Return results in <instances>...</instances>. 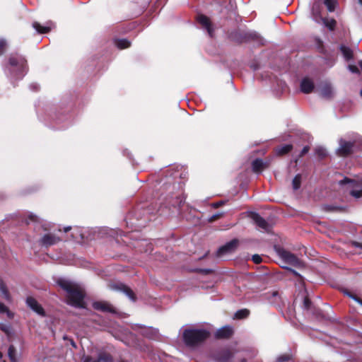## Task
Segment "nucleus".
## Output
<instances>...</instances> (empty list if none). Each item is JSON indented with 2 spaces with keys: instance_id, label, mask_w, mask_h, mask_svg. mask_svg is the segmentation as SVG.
I'll return each instance as SVG.
<instances>
[{
  "instance_id": "1",
  "label": "nucleus",
  "mask_w": 362,
  "mask_h": 362,
  "mask_svg": "<svg viewBox=\"0 0 362 362\" xmlns=\"http://www.w3.org/2000/svg\"><path fill=\"white\" fill-rule=\"evenodd\" d=\"M57 284L64 290L67 295L68 303L77 308H84V292L76 284L64 279L57 281Z\"/></svg>"
},
{
  "instance_id": "2",
  "label": "nucleus",
  "mask_w": 362,
  "mask_h": 362,
  "mask_svg": "<svg viewBox=\"0 0 362 362\" xmlns=\"http://www.w3.org/2000/svg\"><path fill=\"white\" fill-rule=\"evenodd\" d=\"M27 69L26 59L18 54L11 55L8 59V66L6 72L12 79H21Z\"/></svg>"
},
{
  "instance_id": "3",
  "label": "nucleus",
  "mask_w": 362,
  "mask_h": 362,
  "mask_svg": "<svg viewBox=\"0 0 362 362\" xmlns=\"http://www.w3.org/2000/svg\"><path fill=\"white\" fill-rule=\"evenodd\" d=\"M210 336V332L204 328H189L183 332V340L188 346H196L203 343Z\"/></svg>"
},
{
  "instance_id": "4",
  "label": "nucleus",
  "mask_w": 362,
  "mask_h": 362,
  "mask_svg": "<svg viewBox=\"0 0 362 362\" xmlns=\"http://www.w3.org/2000/svg\"><path fill=\"white\" fill-rule=\"evenodd\" d=\"M339 185H343L348 184L349 187L351 188L350 194L356 199L362 197V177L358 181L344 178L339 181Z\"/></svg>"
},
{
  "instance_id": "5",
  "label": "nucleus",
  "mask_w": 362,
  "mask_h": 362,
  "mask_svg": "<svg viewBox=\"0 0 362 362\" xmlns=\"http://www.w3.org/2000/svg\"><path fill=\"white\" fill-rule=\"evenodd\" d=\"M278 255L280 258L286 264L296 267H301L303 266V264L299 260V259L289 251H287L284 249H279L278 250Z\"/></svg>"
},
{
  "instance_id": "6",
  "label": "nucleus",
  "mask_w": 362,
  "mask_h": 362,
  "mask_svg": "<svg viewBox=\"0 0 362 362\" xmlns=\"http://www.w3.org/2000/svg\"><path fill=\"white\" fill-rule=\"evenodd\" d=\"M236 352L234 348H224L214 354L213 357L217 362H231Z\"/></svg>"
},
{
  "instance_id": "7",
  "label": "nucleus",
  "mask_w": 362,
  "mask_h": 362,
  "mask_svg": "<svg viewBox=\"0 0 362 362\" xmlns=\"http://www.w3.org/2000/svg\"><path fill=\"white\" fill-rule=\"evenodd\" d=\"M239 245V241L238 239H233L224 245L221 246L217 251V256L222 257L226 255L231 254L237 249Z\"/></svg>"
},
{
  "instance_id": "8",
  "label": "nucleus",
  "mask_w": 362,
  "mask_h": 362,
  "mask_svg": "<svg viewBox=\"0 0 362 362\" xmlns=\"http://www.w3.org/2000/svg\"><path fill=\"white\" fill-rule=\"evenodd\" d=\"M354 146V142L340 139L339 140V148L337 150V153L340 156H347L353 152Z\"/></svg>"
},
{
  "instance_id": "9",
  "label": "nucleus",
  "mask_w": 362,
  "mask_h": 362,
  "mask_svg": "<svg viewBox=\"0 0 362 362\" xmlns=\"http://www.w3.org/2000/svg\"><path fill=\"white\" fill-rule=\"evenodd\" d=\"M109 288L113 291H122L126 294L132 301L136 300V297L132 290L122 283H110Z\"/></svg>"
},
{
  "instance_id": "10",
  "label": "nucleus",
  "mask_w": 362,
  "mask_h": 362,
  "mask_svg": "<svg viewBox=\"0 0 362 362\" xmlns=\"http://www.w3.org/2000/svg\"><path fill=\"white\" fill-rule=\"evenodd\" d=\"M93 307L94 309L104 313H116L115 308L110 303L106 301L94 302Z\"/></svg>"
},
{
  "instance_id": "11",
  "label": "nucleus",
  "mask_w": 362,
  "mask_h": 362,
  "mask_svg": "<svg viewBox=\"0 0 362 362\" xmlns=\"http://www.w3.org/2000/svg\"><path fill=\"white\" fill-rule=\"evenodd\" d=\"M315 8L314 7L313 8V20L318 23H323V24L327 27L330 30H332L334 29L335 28V25H336V21L331 18V19H328V18H322V17H317L316 15H315Z\"/></svg>"
},
{
  "instance_id": "12",
  "label": "nucleus",
  "mask_w": 362,
  "mask_h": 362,
  "mask_svg": "<svg viewBox=\"0 0 362 362\" xmlns=\"http://www.w3.org/2000/svg\"><path fill=\"white\" fill-rule=\"evenodd\" d=\"M251 219L254 221V223L259 226L260 228L267 230H269V223L258 214L252 213L250 214Z\"/></svg>"
},
{
  "instance_id": "13",
  "label": "nucleus",
  "mask_w": 362,
  "mask_h": 362,
  "mask_svg": "<svg viewBox=\"0 0 362 362\" xmlns=\"http://www.w3.org/2000/svg\"><path fill=\"white\" fill-rule=\"evenodd\" d=\"M60 240L61 239L59 237L47 233L41 238L40 242L42 245L48 247L59 243Z\"/></svg>"
},
{
  "instance_id": "14",
  "label": "nucleus",
  "mask_w": 362,
  "mask_h": 362,
  "mask_svg": "<svg viewBox=\"0 0 362 362\" xmlns=\"http://www.w3.org/2000/svg\"><path fill=\"white\" fill-rule=\"evenodd\" d=\"M233 333L232 327L224 326L218 329L215 334V337L217 339H227L229 338Z\"/></svg>"
},
{
  "instance_id": "15",
  "label": "nucleus",
  "mask_w": 362,
  "mask_h": 362,
  "mask_svg": "<svg viewBox=\"0 0 362 362\" xmlns=\"http://www.w3.org/2000/svg\"><path fill=\"white\" fill-rule=\"evenodd\" d=\"M26 303L28 307H30L33 311H35L37 314L42 315H44L43 308L37 303V301L33 297H28L26 299Z\"/></svg>"
},
{
  "instance_id": "16",
  "label": "nucleus",
  "mask_w": 362,
  "mask_h": 362,
  "mask_svg": "<svg viewBox=\"0 0 362 362\" xmlns=\"http://www.w3.org/2000/svg\"><path fill=\"white\" fill-rule=\"evenodd\" d=\"M197 21L203 28L207 30L209 35L212 36L213 29L209 18L204 15H199L197 17Z\"/></svg>"
},
{
  "instance_id": "17",
  "label": "nucleus",
  "mask_w": 362,
  "mask_h": 362,
  "mask_svg": "<svg viewBox=\"0 0 362 362\" xmlns=\"http://www.w3.org/2000/svg\"><path fill=\"white\" fill-rule=\"evenodd\" d=\"M314 88L313 82L309 78H304L300 83V90L304 93H310Z\"/></svg>"
},
{
  "instance_id": "18",
  "label": "nucleus",
  "mask_w": 362,
  "mask_h": 362,
  "mask_svg": "<svg viewBox=\"0 0 362 362\" xmlns=\"http://www.w3.org/2000/svg\"><path fill=\"white\" fill-rule=\"evenodd\" d=\"M252 170L255 173L261 172L265 167V163L261 159H256L252 163Z\"/></svg>"
},
{
  "instance_id": "19",
  "label": "nucleus",
  "mask_w": 362,
  "mask_h": 362,
  "mask_svg": "<svg viewBox=\"0 0 362 362\" xmlns=\"http://www.w3.org/2000/svg\"><path fill=\"white\" fill-rule=\"evenodd\" d=\"M0 291L3 296V298L6 300L8 302L11 301V296L8 292V290L6 284L2 281H0Z\"/></svg>"
},
{
  "instance_id": "20",
  "label": "nucleus",
  "mask_w": 362,
  "mask_h": 362,
  "mask_svg": "<svg viewBox=\"0 0 362 362\" xmlns=\"http://www.w3.org/2000/svg\"><path fill=\"white\" fill-rule=\"evenodd\" d=\"M33 27L37 30L39 33H47L51 30V27L49 25L42 26L39 23L34 22L33 23Z\"/></svg>"
},
{
  "instance_id": "21",
  "label": "nucleus",
  "mask_w": 362,
  "mask_h": 362,
  "mask_svg": "<svg viewBox=\"0 0 362 362\" xmlns=\"http://www.w3.org/2000/svg\"><path fill=\"white\" fill-rule=\"evenodd\" d=\"M8 358H9L11 362H18L16 350L14 346L11 345L8 347Z\"/></svg>"
},
{
  "instance_id": "22",
  "label": "nucleus",
  "mask_w": 362,
  "mask_h": 362,
  "mask_svg": "<svg viewBox=\"0 0 362 362\" xmlns=\"http://www.w3.org/2000/svg\"><path fill=\"white\" fill-rule=\"evenodd\" d=\"M115 45L119 49H125L130 46V42L126 39H119L115 40Z\"/></svg>"
},
{
  "instance_id": "23",
  "label": "nucleus",
  "mask_w": 362,
  "mask_h": 362,
  "mask_svg": "<svg viewBox=\"0 0 362 362\" xmlns=\"http://www.w3.org/2000/svg\"><path fill=\"white\" fill-rule=\"evenodd\" d=\"M321 95L322 97L325 98H331L333 95V90L332 87L328 85L324 86L321 90Z\"/></svg>"
},
{
  "instance_id": "24",
  "label": "nucleus",
  "mask_w": 362,
  "mask_h": 362,
  "mask_svg": "<svg viewBox=\"0 0 362 362\" xmlns=\"http://www.w3.org/2000/svg\"><path fill=\"white\" fill-rule=\"evenodd\" d=\"M340 49H341V51L344 58L346 60H349L353 57V52L350 48L342 45V46H341Z\"/></svg>"
},
{
  "instance_id": "25",
  "label": "nucleus",
  "mask_w": 362,
  "mask_h": 362,
  "mask_svg": "<svg viewBox=\"0 0 362 362\" xmlns=\"http://www.w3.org/2000/svg\"><path fill=\"white\" fill-rule=\"evenodd\" d=\"M292 149V146L291 144H286L282 146H279L276 148V152L279 155H284L285 153H288Z\"/></svg>"
},
{
  "instance_id": "26",
  "label": "nucleus",
  "mask_w": 362,
  "mask_h": 362,
  "mask_svg": "<svg viewBox=\"0 0 362 362\" xmlns=\"http://www.w3.org/2000/svg\"><path fill=\"white\" fill-rule=\"evenodd\" d=\"M250 314V311L247 309H242L238 310L235 313V317L237 319H243L246 318Z\"/></svg>"
},
{
  "instance_id": "27",
  "label": "nucleus",
  "mask_w": 362,
  "mask_h": 362,
  "mask_svg": "<svg viewBox=\"0 0 362 362\" xmlns=\"http://www.w3.org/2000/svg\"><path fill=\"white\" fill-rule=\"evenodd\" d=\"M315 154L320 158H323L327 156L326 149L323 147H317L315 148Z\"/></svg>"
},
{
  "instance_id": "28",
  "label": "nucleus",
  "mask_w": 362,
  "mask_h": 362,
  "mask_svg": "<svg viewBox=\"0 0 362 362\" xmlns=\"http://www.w3.org/2000/svg\"><path fill=\"white\" fill-rule=\"evenodd\" d=\"M301 182V176L300 175H297L293 180L292 185L294 190H296L300 188Z\"/></svg>"
},
{
  "instance_id": "29",
  "label": "nucleus",
  "mask_w": 362,
  "mask_h": 362,
  "mask_svg": "<svg viewBox=\"0 0 362 362\" xmlns=\"http://www.w3.org/2000/svg\"><path fill=\"white\" fill-rule=\"evenodd\" d=\"M336 0H325V4L329 12L334 11Z\"/></svg>"
},
{
  "instance_id": "30",
  "label": "nucleus",
  "mask_w": 362,
  "mask_h": 362,
  "mask_svg": "<svg viewBox=\"0 0 362 362\" xmlns=\"http://www.w3.org/2000/svg\"><path fill=\"white\" fill-rule=\"evenodd\" d=\"M291 359V355L289 354H284L277 357L275 362H287Z\"/></svg>"
},
{
  "instance_id": "31",
  "label": "nucleus",
  "mask_w": 362,
  "mask_h": 362,
  "mask_svg": "<svg viewBox=\"0 0 362 362\" xmlns=\"http://www.w3.org/2000/svg\"><path fill=\"white\" fill-rule=\"evenodd\" d=\"M98 362H112V358L109 354H101L98 357Z\"/></svg>"
},
{
  "instance_id": "32",
  "label": "nucleus",
  "mask_w": 362,
  "mask_h": 362,
  "mask_svg": "<svg viewBox=\"0 0 362 362\" xmlns=\"http://www.w3.org/2000/svg\"><path fill=\"white\" fill-rule=\"evenodd\" d=\"M0 313H6L9 318H12L13 317V314L8 310V308L5 305L1 303H0Z\"/></svg>"
},
{
  "instance_id": "33",
  "label": "nucleus",
  "mask_w": 362,
  "mask_h": 362,
  "mask_svg": "<svg viewBox=\"0 0 362 362\" xmlns=\"http://www.w3.org/2000/svg\"><path fill=\"white\" fill-rule=\"evenodd\" d=\"M40 218L37 217L35 214L30 213L28 214V218L26 219V223H30L31 222H39Z\"/></svg>"
},
{
  "instance_id": "34",
  "label": "nucleus",
  "mask_w": 362,
  "mask_h": 362,
  "mask_svg": "<svg viewBox=\"0 0 362 362\" xmlns=\"http://www.w3.org/2000/svg\"><path fill=\"white\" fill-rule=\"evenodd\" d=\"M314 7L315 8V15L319 18V17H322L321 15H320V5L317 4H315L313 6V8H312V16H313V8Z\"/></svg>"
},
{
  "instance_id": "35",
  "label": "nucleus",
  "mask_w": 362,
  "mask_h": 362,
  "mask_svg": "<svg viewBox=\"0 0 362 362\" xmlns=\"http://www.w3.org/2000/svg\"><path fill=\"white\" fill-rule=\"evenodd\" d=\"M223 215V213H217L211 216L210 218H209V222H213L218 218H220Z\"/></svg>"
},
{
  "instance_id": "36",
  "label": "nucleus",
  "mask_w": 362,
  "mask_h": 362,
  "mask_svg": "<svg viewBox=\"0 0 362 362\" xmlns=\"http://www.w3.org/2000/svg\"><path fill=\"white\" fill-rule=\"evenodd\" d=\"M6 47V41L4 40H0V55H1Z\"/></svg>"
},
{
  "instance_id": "37",
  "label": "nucleus",
  "mask_w": 362,
  "mask_h": 362,
  "mask_svg": "<svg viewBox=\"0 0 362 362\" xmlns=\"http://www.w3.org/2000/svg\"><path fill=\"white\" fill-rule=\"evenodd\" d=\"M1 329L7 334H9L11 332V327H10V326H8V325H1Z\"/></svg>"
},
{
  "instance_id": "38",
  "label": "nucleus",
  "mask_w": 362,
  "mask_h": 362,
  "mask_svg": "<svg viewBox=\"0 0 362 362\" xmlns=\"http://www.w3.org/2000/svg\"><path fill=\"white\" fill-rule=\"evenodd\" d=\"M348 69L352 73H355V74L359 73L358 69L355 65H349Z\"/></svg>"
},
{
  "instance_id": "39",
  "label": "nucleus",
  "mask_w": 362,
  "mask_h": 362,
  "mask_svg": "<svg viewBox=\"0 0 362 362\" xmlns=\"http://www.w3.org/2000/svg\"><path fill=\"white\" fill-rule=\"evenodd\" d=\"M252 259L255 264H259L262 262V257L258 255H254Z\"/></svg>"
},
{
  "instance_id": "40",
  "label": "nucleus",
  "mask_w": 362,
  "mask_h": 362,
  "mask_svg": "<svg viewBox=\"0 0 362 362\" xmlns=\"http://www.w3.org/2000/svg\"><path fill=\"white\" fill-rule=\"evenodd\" d=\"M224 202L223 201H220V202H214L213 204H211V206L214 209H216V208H218L219 206H222L224 204Z\"/></svg>"
},
{
  "instance_id": "41",
  "label": "nucleus",
  "mask_w": 362,
  "mask_h": 362,
  "mask_svg": "<svg viewBox=\"0 0 362 362\" xmlns=\"http://www.w3.org/2000/svg\"><path fill=\"white\" fill-rule=\"evenodd\" d=\"M309 151V147L308 146H304L303 148L302 149L301 151V153H300V156H303V155H305V153H307Z\"/></svg>"
},
{
  "instance_id": "42",
  "label": "nucleus",
  "mask_w": 362,
  "mask_h": 362,
  "mask_svg": "<svg viewBox=\"0 0 362 362\" xmlns=\"http://www.w3.org/2000/svg\"><path fill=\"white\" fill-rule=\"evenodd\" d=\"M304 304H305L306 308H308L309 304H310V300L308 298H305Z\"/></svg>"
},
{
  "instance_id": "43",
  "label": "nucleus",
  "mask_w": 362,
  "mask_h": 362,
  "mask_svg": "<svg viewBox=\"0 0 362 362\" xmlns=\"http://www.w3.org/2000/svg\"><path fill=\"white\" fill-rule=\"evenodd\" d=\"M70 343L74 348L76 347L75 342L72 339H70Z\"/></svg>"
},
{
  "instance_id": "44",
  "label": "nucleus",
  "mask_w": 362,
  "mask_h": 362,
  "mask_svg": "<svg viewBox=\"0 0 362 362\" xmlns=\"http://www.w3.org/2000/svg\"><path fill=\"white\" fill-rule=\"evenodd\" d=\"M70 230H71V227L70 226L66 227L64 229V232H68Z\"/></svg>"
},
{
  "instance_id": "45",
  "label": "nucleus",
  "mask_w": 362,
  "mask_h": 362,
  "mask_svg": "<svg viewBox=\"0 0 362 362\" xmlns=\"http://www.w3.org/2000/svg\"><path fill=\"white\" fill-rule=\"evenodd\" d=\"M278 295H279V293H278V292H277V291H274V292L272 293V296H273V297H276V296H277Z\"/></svg>"
},
{
  "instance_id": "46",
  "label": "nucleus",
  "mask_w": 362,
  "mask_h": 362,
  "mask_svg": "<svg viewBox=\"0 0 362 362\" xmlns=\"http://www.w3.org/2000/svg\"><path fill=\"white\" fill-rule=\"evenodd\" d=\"M148 331L152 332V333H153V334H156V332L155 330H152V329H147V330H146V332H148Z\"/></svg>"
},
{
  "instance_id": "47",
  "label": "nucleus",
  "mask_w": 362,
  "mask_h": 362,
  "mask_svg": "<svg viewBox=\"0 0 362 362\" xmlns=\"http://www.w3.org/2000/svg\"><path fill=\"white\" fill-rule=\"evenodd\" d=\"M358 65H359L360 68L362 69V60H361V61L358 62Z\"/></svg>"
},
{
  "instance_id": "48",
  "label": "nucleus",
  "mask_w": 362,
  "mask_h": 362,
  "mask_svg": "<svg viewBox=\"0 0 362 362\" xmlns=\"http://www.w3.org/2000/svg\"><path fill=\"white\" fill-rule=\"evenodd\" d=\"M144 334H146L149 338H152L153 337V335H148L146 332H145Z\"/></svg>"
},
{
  "instance_id": "49",
  "label": "nucleus",
  "mask_w": 362,
  "mask_h": 362,
  "mask_svg": "<svg viewBox=\"0 0 362 362\" xmlns=\"http://www.w3.org/2000/svg\"><path fill=\"white\" fill-rule=\"evenodd\" d=\"M291 272H292L295 275H298V274L296 272H295L294 270L291 269Z\"/></svg>"
},
{
  "instance_id": "50",
  "label": "nucleus",
  "mask_w": 362,
  "mask_h": 362,
  "mask_svg": "<svg viewBox=\"0 0 362 362\" xmlns=\"http://www.w3.org/2000/svg\"><path fill=\"white\" fill-rule=\"evenodd\" d=\"M355 300L358 301L359 303H362L359 300H358L356 298H353Z\"/></svg>"
},
{
  "instance_id": "51",
  "label": "nucleus",
  "mask_w": 362,
  "mask_h": 362,
  "mask_svg": "<svg viewBox=\"0 0 362 362\" xmlns=\"http://www.w3.org/2000/svg\"><path fill=\"white\" fill-rule=\"evenodd\" d=\"M2 357H3V354H2V353L0 351V359H1V358H2Z\"/></svg>"
},
{
  "instance_id": "52",
  "label": "nucleus",
  "mask_w": 362,
  "mask_h": 362,
  "mask_svg": "<svg viewBox=\"0 0 362 362\" xmlns=\"http://www.w3.org/2000/svg\"><path fill=\"white\" fill-rule=\"evenodd\" d=\"M358 1L362 5V0H358Z\"/></svg>"
},
{
  "instance_id": "53",
  "label": "nucleus",
  "mask_w": 362,
  "mask_h": 362,
  "mask_svg": "<svg viewBox=\"0 0 362 362\" xmlns=\"http://www.w3.org/2000/svg\"><path fill=\"white\" fill-rule=\"evenodd\" d=\"M361 95L362 96V90H361Z\"/></svg>"
},
{
  "instance_id": "54",
  "label": "nucleus",
  "mask_w": 362,
  "mask_h": 362,
  "mask_svg": "<svg viewBox=\"0 0 362 362\" xmlns=\"http://www.w3.org/2000/svg\"><path fill=\"white\" fill-rule=\"evenodd\" d=\"M93 362H98V361H93Z\"/></svg>"
}]
</instances>
